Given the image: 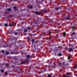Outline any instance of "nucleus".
I'll list each match as a JSON object with an SVG mask.
<instances>
[{
  "label": "nucleus",
  "mask_w": 77,
  "mask_h": 77,
  "mask_svg": "<svg viewBox=\"0 0 77 77\" xmlns=\"http://www.w3.org/2000/svg\"><path fill=\"white\" fill-rule=\"evenodd\" d=\"M66 51H68V50H66Z\"/></svg>",
  "instance_id": "de8ad7c7"
},
{
  "label": "nucleus",
  "mask_w": 77,
  "mask_h": 77,
  "mask_svg": "<svg viewBox=\"0 0 77 77\" xmlns=\"http://www.w3.org/2000/svg\"><path fill=\"white\" fill-rule=\"evenodd\" d=\"M70 38H72V39H75V36H74L72 37H71Z\"/></svg>",
  "instance_id": "a211bd4d"
},
{
  "label": "nucleus",
  "mask_w": 77,
  "mask_h": 77,
  "mask_svg": "<svg viewBox=\"0 0 77 77\" xmlns=\"http://www.w3.org/2000/svg\"><path fill=\"white\" fill-rule=\"evenodd\" d=\"M72 29H75V27H74V26H72Z\"/></svg>",
  "instance_id": "f704fd0d"
},
{
  "label": "nucleus",
  "mask_w": 77,
  "mask_h": 77,
  "mask_svg": "<svg viewBox=\"0 0 77 77\" xmlns=\"http://www.w3.org/2000/svg\"><path fill=\"white\" fill-rule=\"evenodd\" d=\"M32 46H33V47H34V48H35V47H36V45H35V43L34 42V39H33L32 40Z\"/></svg>",
  "instance_id": "f03ea898"
},
{
  "label": "nucleus",
  "mask_w": 77,
  "mask_h": 77,
  "mask_svg": "<svg viewBox=\"0 0 77 77\" xmlns=\"http://www.w3.org/2000/svg\"><path fill=\"white\" fill-rule=\"evenodd\" d=\"M1 72H2V73H3V72H4V70H1Z\"/></svg>",
  "instance_id": "b1692460"
},
{
  "label": "nucleus",
  "mask_w": 77,
  "mask_h": 77,
  "mask_svg": "<svg viewBox=\"0 0 77 77\" xmlns=\"http://www.w3.org/2000/svg\"><path fill=\"white\" fill-rule=\"evenodd\" d=\"M12 23H10L9 25V26H12Z\"/></svg>",
  "instance_id": "2f4dec72"
},
{
  "label": "nucleus",
  "mask_w": 77,
  "mask_h": 77,
  "mask_svg": "<svg viewBox=\"0 0 77 77\" xmlns=\"http://www.w3.org/2000/svg\"><path fill=\"white\" fill-rule=\"evenodd\" d=\"M43 36H44V35H40V36H41V37H42Z\"/></svg>",
  "instance_id": "ea45409f"
},
{
  "label": "nucleus",
  "mask_w": 77,
  "mask_h": 77,
  "mask_svg": "<svg viewBox=\"0 0 77 77\" xmlns=\"http://www.w3.org/2000/svg\"><path fill=\"white\" fill-rule=\"evenodd\" d=\"M58 55L59 56H62V53H59L58 54Z\"/></svg>",
  "instance_id": "aec40b11"
},
{
  "label": "nucleus",
  "mask_w": 77,
  "mask_h": 77,
  "mask_svg": "<svg viewBox=\"0 0 77 77\" xmlns=\"http://www.w3.org/2000/svg\"><path fill=\"white\" fill-rule=\"evenodd\" d=\"M44 20L43 21H42V23H44L46 21V20L44 19Z\"/></svg>",
  "instance_id": "ddd939ff"
},
{
  "label": "nucleus",
  "mask_w": 77,
  "mask_h": 77,
  "mask_svg": "<svg viewBox=\"0 0 77 77\" xmlns=\"http://www.w3.org/2000/svg\"><path fill=\"white\" fill-rule=\"evenodd\" d=\"M62 9V8H61V7H59L58 8H57L56 9L57 10H59V9Z\"/></svg>",
  "instance_id": "9d476101"
},
{
  "label": "nucleus",
  "mask_w": 77,
  "mask_h": 77,
  "mask_svg": "<svg viewBox=\"0 0 77 77\" xmlns=\"http://www.w3.org/2000/svg\"><path fill=\"white\" fill-rule=\"evenodd\" d=\"M71 55H69L68 56V59H70V60H71Z\"/></svg>",
  "instance_id": "dca6fc26"
},
{
  "label": "nucleus",
  "mask_w": 77,
  "mask_h": 77,
  "mask_svg": "<svg viewBox=\"0 0 77 77\" xmlns=\"http://www.w3.org/2000/svg\"><path fill=\"white\" fill-rule=\"evenodd\" d=\"M2 23L0 24V26H2Z\"/></svg>",
  "instance_id": "37998d69"
},
{
  "label": "nucleus",
  "mask_w": 77,
  "mask_h": 77,
  "mask_svg": "<svg viewBox=\"0 0 77 77\" xmlns=\"http://www.w3.org/2000/svg\"><path fill=\"white\" fill-rule=\"evenodd\" d=\"M49 40L51 39V38H49Z\"/></svg>",
  "instance_id": "c03bdc74"
},
{
  "label": "nucleus",
  "mask_w": 77,
  "mask_h": 77,
  "mask_svg": "<svg viewBox=\"0 0 77 77\" xmlns=\"http://www.w3.org/2000/svg\"><path fill=\"white\" fill-rule=\"evenodd\" d=\"M65 19H66V20H68L69 19V17H65Z\"/></svg>",
  "instance_id": "4468645a"
},
{
  "label": "nucleus",
  "mask_w": 77,
  "mask_h": 77,
  "mask_svg": "<svg viewBox=\"0 0 77 77\" xmlns=\"http://www.w3.org/2000/svg\"><path fill=\"white\" fill-rule=\"evenodd\" d=\"M65 62H64L63 63V65L65 66Z\"/></svg>",
  "instance_id": "72a5a7b5"
},
{
  "label": "nucleus",
  "mask_w": 77,
  "mask_h": 77,
  "mask_svg": "<svg viewBox=\"0 0 77 77\" xmlns=\"http://www.w3.org/2000/svg\"><path fill=\"white\" fill-rule=\"evenodd\" d=\"M13 8L14 11H17V8L16 6L14 7Z\"/></svg>",
  "instance_id": "1a4fd4ad"
},
{
  "label": "nucleus",
  "mask_w": 77,
  "mask_h": 77,
  "mask_svg": "<svg viewBox=\"0 0 77 77\" xmlns=\"http://www.w3.org/2000/svg\"><path fill=\"white\" fill-rule=\"evenodd\" d=\"M34 14H37V15H38V14H42V12H39L38 11H36L34 12Z\"/></svg>",
  "instance_id": "39448f33"
},
{
  "label": "nucleus",
  "mask_w": 77,
  "mask_h": 77,
  "mask_svg": "<svg viewBox=\"0 0 77 77\" xmlns=\"http://www.w3.org/2000/svg\"><path fill=\"white\" fill-rule=\"evenodd\" d=\"M69 62H71V61H69Z\"/></svg>",
  "instance_id": "49530a36"
},
{
  "label": "nucleus",
  "mask_w": 77,
  "mask_h": 77,
  "mask_svg": "<svg viewBox=\"0 0 77 77\" xmlns=\"http://www.w3.org/2000/svg\"><path fill=\"white\" fill-rule=\"evenodd\" d=\"M48 77H51V75L50 74L48 75Z\"/></svg>",
  "instance_id": "c756f323"
},
{
  "label": "nucleus",
  "mask_w": 77,
  "mask_h": 77,
  "mask_svg": "<svg viewBox=\"0 0 77 77\" xmlns=\"http://www.w3.org/2000/svg\"><path fill=\"white\" fill-rule=\"evenodd\" d=\"M49 32H50L49 35H50V34H51V32H50V31H49Z\"/></svg>",
  "instance_id": "58836bf2"
},
{
  "label": "nucleus",
  "mask_w": 77,
  "mask_h": 77,
  "mask_svg": "<svg viewBox=\"0 0 77 77\" xmlns=\"http://www.w3.org/2000/svg\"><path fill=\"white\" fill-rule=\"evenodd\" d=\"M27 29L28 30H30V29H31V28L30 27H27Z\"/></svg>",
  "instance_id": "5701e85b"
},
{
  "label": "nucleus",
  "mask_w": 77,
  "mask_h": 77,
  "mask_svg": "<svg viewBox=\"0 0 77 77\" xmlns=\"http://www.w3.org/2000/svg\"><path fill=\"white\" fill-rule=\"evenodd\" d=\"M63 77H70V76H67L66 75H64L63 76Z\"/></svg>",
  "instance_id": "4be33fe9"
},
{
  "label": "nucleus",
  "mask_w": 77,
  "mask_h": 77,
  "mask_svg": "<svg viewBox=\"0 0 77 77\" xmlns=\"http://www.w3.org/2000/svg\"><path fill=\"white\" fill-rule=\"evenodd\" d=\"M26 57L27 59H29V58H30L31 57H30V56L29 55H26Z\"/></svg>",
  "instance_id": "6e6552de"
},
{
  "label": "nucleus",
  "mask_w": 77,
  "mask_h": 77,
  "mask_svg": "<svg viewBox=\"0 0 77 77\" xmlns=\"http://www.w3.org/2000/svg\"><path fill=\"white\" fill-rule=\"evenodd\" d=\"M17 34H18V33H17V32H15L14 35H17Z\"/></svg>",
  "instance_id": "7c9ffc66"
},
{
  "label": "nucleus",
  "mask_w": 77,
  "mask_h": 77,
  "mask_svg": "<svg viewBox=\"0 0 77 77\" xmlns=\"http://www.w3.org/2000/svg\"><path fill=\"white\" fill-rule=\"evenodd\" d=\"M65 35H66V33H65V32H64L63 34V35H64V36H65Z\"/></svg>",
  "instance_id": "c9c22d12"
},
{
  "label": "nucleus",
  "mask_w": 77,
  "mask_h": 77,
  "mask_svg": "<svg viewBox=\"0 0 77 77\" xmlns=\"http://www.w3.org/2000/svg\"><path fill=\"white\" fill-rule=\"evenodd\" d=\"M13 40H14V38H12V37H11V38L10 39V41H13Z\"/></svg>",
  "instance_id": "6ab92c4d"
},
{
  "label": "nucleus",
  "mask_w": 77,
  "mask_h": 77,
  "mask_svg": "<svg viewBox=\"0 0 77 77\" xmlns=\"http://www.w3.org/2000/svg\"><path fill=\"white\" fill-rule=\"evenodd\" d=\"M5 74H8V72H5Z\"/></svg>",
  "instance_id": "79ce46f5"
},
{
  "label": "nucleus",
  "mask_w": 77,
  "mask_h": 77,
  "mask_svg": "<svg viewBox=\"0 0 77 77\" xmlns=\"http://www.w3.org/2000/svg\"><path fill=\"white\" fill-rule=\"evenodd\" d=\"M5 53L6 54H7V55H8V54H9V52L8 51H6Z\"/></svg>",
  "instance_id": "2eb2a0df"
},
{
  "label": "nucleus",
  "mask_w": 77,
  "mask_h": 77,
  "mask_svg": "<svg viewBox=\"0 0 77 77\" xmlns=\"http://www.w3.org/2000/svg\"><path fill=\"white\" fill-rule=\"evenodd\" d=\"M75 32L72 33V35H75Z\"/></svg>",
  "instance_id": "e433bc0d"
},
{
  "label": "nucleus",
  "mask_w": 77,
  "mask_h": 77,
  "mask_svg": "<svg viewBox=\"0 0 77 77\" xmlns=\"http://www.w3.org/2000/svg\"><path fill=\"white\" fill-rule=\"evenodd\" d=\"M9 66V64H6L5 66Z\"/></svg>",
  "instance_id": "4c0bfd02"
},
{
  "label": "nucleus",
  "mask_w": 77,
  "mask_h": 77,
  "mask_svg": "<svg viewBox=\"0 0 77 77\" xmlns=\"http://www.w3.org/2000/svg\"><path fill=\"white\" fill-rule=\"evenodd\" d=\"M8 47V45H7V46H5V47Z\"/></svg>",
  "instance_id": "a19ab883"
},
{
  "label": "nucleus",
  "mask_w": 77,
  "mask_h": 77,
  "mask_svg": "<svg viewBox=\"0 0 77 77\" xmlns=\"http://www.w3.org/2000/svg\"><path fill=\"white\" fill-rule=\"evenodd\" d=\"M74 68L75 69V68H77V66H74Z\"/></svg>",
  "instance_id": "bb28decb"
},
{
  "label": "nucleus",
  "mask_w": 77,
  "mask_h": 77,
  "mask_svg": "<svg viewBox=\"0 0 77 77\" xmlns=\"http://www.w3.org/2000/svg\"><path fill=\"white\" fill-rule=\"evenodd\" d=\"M55 66H59V67H61V66H62V63L60 62L58 63V65H55Z\"/></svg>",
  "instance_id": "20e7f679"
},
{
  "label": "nucleus",
  "mask_w": 77,
  "mask_h": 77,
  "mask_svg": "<svg viewBox=\"0 0 77 77\" xmlns=\"http://www.w3.org/2000/svg\"><path fill=\"white\" fill-rule=\"evenodd\" d=\"M26 62H27V60H25V61H22L21 62V63H22V64H23V65H24V64H25V63H26Z\"/></svg>",
  "instance_id": "7ed1b4c3"
},
{
  "label": "nucleus",
  "mask_w": 77,
  "mask_h": 77,
  "mask_svg": "<svg viewBox=\"0 0 77 77\" xmlns=\"http://www.w3.org/2000/svg\"><path fill=\"white\" fill-rule=\"evenodd\" d=\"M11 54H15V50H12V51H11Z\"/></svg>",
  "instance_id": "423d86ee"
},
{
  "label": "nucleus",
  "mask_w": 77,
  "mask_h": 77,
  "mask_svg": "<svg viewBox=\"0 0 77 77\" xmlns=\"http://www.w3.org/2000/svg\"><path fill=\"white\" fill-rule=\"evenodd\" d=\"M68 49H69V51H72L73 50H74V48H68Z\"/></svg>",
  "instance_id": "0eeeda50"
},
{
  "label": "nucleus",
  "mask_w": 77,
  "mask_h": 77,
  "mask_svg": "<svg viewBox=\"0 0 77 77\" xmlns=\"http://www.w3.org/2000/svg\"><path fill=\"white\" fill-rule=\"evenodd\" d=\"M7 10L8 11H11L12 10V9H11V8H8L7 9Z\"/></svg>",
  "instance_id": "9b49d317"
},
{
  "label": "nucleus",
  "mask_w": 77,
  "mask_h": 77,
  "mask_svg": "<svg viewBox=\"0 0 77 77\" xmlns=\"http://www.w3.org/2000/svg\"><path fill=\"white\" fill-rule=\"evenodd\" d=\"M76 76L77 77V74L76 75Z\"/></svg>",
  "instance_id": "a18cd8bd"
},
{
  "label": "nucleus",
  "mask_w": 77,
  "mask_h": 77,
  "mask_svg": "<svg viewBox=\"0 0 77 77\" xmlns=\"http://www.w3.org/2000/svg\"><path fill=\"white\" fill-rule=\"evenodd\" d=\"M44 19H41V18H39L38 20L36 21L37 23V24H39L42 22V21H44Z\"/></svg>",
  "instance_id": "f257e3e1"
},
{
  "label": "nucleus",
  "mask_w": 77,
  "mask_h": 77,
  "mask_svg": "<svg viewBox=\"0 0 77 77\" xmlns=\"http://www.w3.org/2000/svg\"><path fill=\"white\" fill-rule=\"evenodd\" d=\"M29 9H32L33 8V6L32 5H30L29 7Z\"/></svg>",
  "instance_id": "f8f14e48"
},
{
  "label": "nucleus",
  "mask_w": 77,
  "mask_h": 77,
  "mask_svg": "<svg viewBox=\"0 0 77 77\" xmlns=\"http://www.w3.org/2000/svg\"><path fill=\"white\" fill-rule=\"evenodd\" d=\"M67 75H70V73H69L68 72H67Z\"/></svg>",
  "instance_id": "a878e982"
},
{
  "label": "nucleus",
  "mask_w": 77,
  "mask_h": 77,
  "mask_svg": "<svg viewBox=\"0 0 77 77\" xmlns=\"http://www.w3.org/2000/svg\"><path fill=\"white\" fill-rule=\"evenodd\" d=\"M23 32H27V29H25L23 30Z\"/></svg>",
  "instance_id": "f3484780"
},
{
  "label": "nucleus",
  "mask_w": 77,
  "mask_h": 77,
  "mask_svg": "<svg viewBox=\"0 0 77 77\" xmlns=\"http://www.w3.org/2000/svg\"><path fill=\"white\" fill-rule=\"evenodd\" d=\"M76 39H77V38H76Z\"/></svg>",
  "instance_id": "09e8293b"
},
{
  "label": "nucleus",
  "mask_w": 77,
  "mask_h": 77,
  "mask_svg": "<svg viewBox=\"0 0 77 77\" xmlns=\"http://www.w3.org/2000/svg\"><path fill=\"white\" fill-rule=\"evenodd\" d=\"M1 52H2V53H5V51H4V50H2L1 51Z\"/></svg>",
  "instance_id": "c85d7f7f"
},
{
  "label": "nucleus",
  "mask_w": 77,
  "mask_h": 77,
  "mask_svg": "<svg viewBox=\"0 0 77 77\" xmlns=\"http://www.w3.org/2000/svg\"><path fill=\"white\" fill-rule=\"evenodd\" d=\"M61 32V31H60V30H59L57 32V33H59V32Z\"/></svg>",
  "instance_id": "393cba45"
},
{
  "label": "nucleus",
  "mask_w": 77,
  "mask_h": 77,
  "mask_svg": "<svg viewBox=\"0 0 77 77\" xmlns=\"http://www.w3.org/2000/svg\"><path fill=\"white\" fill-rule=\"evenodd\" d=\"M4 26H5V27H8V25L6 23L5 24Z\"/></svg>",
  "instance_id": "412c9836"
},
{
  "label": "nucleus",
  "mask_w": 77,
  "mask_h": 77,
  "mask_svg": "<svg viewBox=\"0 0 77 77\" xmlns=\"http://www.w3.org/2000/svg\"><path fill=\"white\" fill-rule=\"evenodd\" d=\"M13 25H14V26H15V25H16V23H13Z\"/></svg>",
  "instance_id": "473e14b6"
},
{
  "label": "nucleus",
  "mask_w": 77,
  "mask_h": 77,
  "mask_svg": "<svg viewBox=\"0 0 77 77\" xmlns=\"http://www.w3.org/2000/svg\"><path fill=\"white\" fill-rule=\"evenodd\" d=\"M26 38H27V39H28V40H30V38H29V37H27Z\"/></svg>",
  "instance_id": "cd10ccee"
}]
</instances>
